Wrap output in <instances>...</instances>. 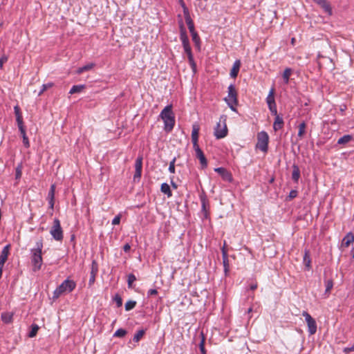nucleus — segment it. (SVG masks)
Returning <instances> with one entry per match:
<instances>
[{"instance_id":"f257e3e1","label":"nucleus","mask_w":354,"mask_h":354,"mask_svg":"<svg viewBox=\"0 0 354 354\" xmlns=\"http://www.w3.org/2000/svg\"><path fill=\"white\" fill-rule=\"evenodd\" d=\"M42 249L43 241L40 239L35 243V247L30 250V260L35 272L41 270L43 264Z\"/></svg>"},{"instance_id":"f03ea898","label":"nucleus","mask_w":354,"mask_h":354,"mask_svg":"<svg viewBox=\"0 0 354 354\" xmlns=\"http://www.w3.org/2000/svg\"><path fill=\"white\" fill-rule=\"evenodd\" d=\"M159 116L164 122V130L168 133L171 132L175 125V116L172 111V105L166 106Z\"/></svg>"},{"instance_id":"7ed1b4c3","label":"nucleus","mask_w":354,"mask_h":354,"mask_svg":"<svg viewBox=\"0 0 354 354\" xmlns=\"http://www.w3.org/2000/svg\"><path fill=\"white\" fill-rule=\"evenodd\" d=\"M76 287L74 281L68 278L64 280L53 292V298L57 299L61 295L71 292Z\"/></svg>"},{"instance_id":"20e7f679","label":"nucleus","mask_w":354,"mask_h":354,"mask_svg":"<svg viewBox=\"0 0 354 354\" xmlns=\"http://www.w3.org/2000/svg\"><path fill=\"white\" fill-rule=\"evenodd\" d=\"M227 96L224 98L230 109L236 111V106L238 104L237 92L234 84H230L227 88Z\"/></svg>"},{"instance_id":"39448f33","label":"nucleus","mask_w":354,"mask_h":354,"mask_svg":"<svg viewBox=\"0 0 354 354\" xmlns=\"http://www.w3.org/2000/svg\"><path fill=\"white\" fill-rule=\"evenodd\" d=\"M227 132L226 116L221 115L214 128V135L216 139H222L227 136Z\"/></svg>"},{"instance_id":"423d86ee","label":"nucleus","mask_w":354,"mask_h":354,"mask_svg":"<svg viewBox=\"0 0 354 354\" xmlns=\"http://www.w3.org/2000/svg\"><path fill=\"white\" fill-rule=\"evenodd\" d=\"M269 136L267 132L262 131L257 134V143L256 147L263 152L268 149Z\"/></svg>"},{"instance_id":"0eeeda50","label":"nucleus","mask_w":354,"mask_h":354,"mask_svg":"<svg viewBox=\"0 0 354 354\" xmlns=\"http://www.w3.org/2000/svg\"><path fill=\"white\" fill-rule=\"evenodd\" d=\"M50 234L53 238L57 241H60L63 239V230L61 227L60 221L57 218L53 221V225L50 230Z\"/></svg>"},{"instance_id":"6e6552de","label":"nucleus","mask_w":354,"mask_h":354,"mask_svg":"<svg viewBox=\"0 0 354 354\" xmlns=\"http://www.w3.org/2000/svg\"><path fill=\"white\" fill-rule=\"evenodd\" d=\"M302 315L305 317V320L307 323L309 334L314 335L317 332V324L315 320L306 311H303Z\"/></svg>"},{"instance_id":"1a4fd4ad","label":"nucleus","mask_w":354,"mask_h":354,"mask_svg":"<svg viewBox=\"0 0 354 354\" xmlns=\"http://www.w3.org/2000/svg\"><path fill=\"white\" fill-rule=\"evenodd\" d=\"M193 148L196 153V157L199 160L201 167L205 168L207 166V161L203 151L198 145L197 147H193Z\"/></svg>"},{"instance_id":"9d476101","label":"nucleus","mask_w":354,"mask_h":354,"mask_svg":"<svg viewBox=\"0 0 354 354\" xmlns=\"http://www.w3.org/2000/svg\"><path fill=\"white\" fill-rule=\"evenodd\" d=\"M200 127L197 123L192 124V142L193 147H197L198 145V135H199Z\"/></svg>"},{"instance_id":"9b49d317","label":"nucleus","mask_w":354,"mask_h":354,"mask_svg":"<svg viewBox=\"0 0 354 354\" xmlns=\"http://www.w3.org/2000/svg\"><path fill=\"white\" fill-rule=\"evenodd\" d=\"M55 185H51L50 189L48 193L47 199L48 201L49 208L53 211L55 204Z\"/></svg>"},{"instance_id":"f8f14e48","label":"nucleus","mask_w":354,"mask_h":354,"mask_svg":"<svg viewBox=\"0 0 354 354\" xmlns=\"http://www.w3.org/2000/svg\"><path fill=\"white\" fill-rule=\"evenodd\" d=\"M179 26H180V39L183 46L189 44V39H188V37H187V35L186 32V30L185 28V26H184V24H183V22L182 20H180V21Z\"/></svg>"},{"instance_id":"ddd939ff","label":"nucleus","mask_w":354,"mask_h":354,"mask_svg":"<svg viewBox=\"0 0 354 354\" xmlns=\"http://www.w3.org/2000/svg\"><path fill=\"white\" fill-rule=\"evenodd\" d=\"M10 245H6L3 247L0 254V266L3 267L10 252Z\"/></svg>"},{"instance_id":"4468645a","label":"nucleus","mask_w":354,"mask_h":354,"mask_svg":"<svg viewBox=\"0 0 354 354\" xmlns=\"http://www.w3.org/2000/svg\"><path fill=\"white\" fill-rule=\"evenodd\" d=\"M97 271H98L97 264V263L95 261H93V263H92L91 274H90V278H89V280H88V285L89 286H91L95 282V275L97 274Z\"/></svg>"},{"instance_id":"2eb2a0df","label":"nucleus","mask_w":354,"mask_h":354,"mask_svg":"<svg viewBox=\"0 0 354 354\" xmlns=\"http://www.w3.org/2000/svg\"><path fill=\"white\" fill-rule=\"evenodd\" d=\"M241 66V61L239 59L236 60L232 66V68L230 71V76L232 78H235L237 77L239 69Z\"/></svg>"},{"instance_id":"dca6fc26","label":"nucleus","mask_w":354,"mask_h":354,"mask_svg":"<svg viewBox=\"0 0 354 354\" xmlns=\"http://www.w3.org/2000/svg\"><path fill=\"white\" fill-rule=\"evenodd\" d=\"M283 127V120L279 115L275 116L273 124V129L277 131L281 129Z\"/></svg>"},{"instance_id":"f3484780","label":"nucleus","mask_w":354,"mask_h":354,"mask_svg":"<svg viewBox=\"0 0 354 354\" xmlns=\"http://www.w3.org/2000/svg\"><path fill=\"white\" fill-rule=\"evenodd\" d=\"M300 178V169L299 167L294 164L292 165V180L297 183Z\"/></svg>"},{"instance_id":"a211bd4d","label":"nucleus","mask_w":354,"mask_h":354,"mask_svg":"<svg viewBox=\"0 0 354 354\" xmlns=\"http://www.w3.org/2000/svg\"><path fill=\"white\" fill-rule=\"evenodd\" d=\"M317 1L324 9V10L329 15H332V10L330 4L326 0H315Z\"/></svg>"},{"instance_id":"6ab92c4d","label":"nucleus","mask_w":354,"mask_h":354,"mask_svg":"<svg viewBox=\"0 0 354 354\" xmlns=\"http://www.w3.org/2000/svg\"><path fill=\"white\" fill-rule=\"evenodd\" d=\"M354 241V235L351 232H348L344 237L342 240V245L345 247L349 246V245Z\"/></svg>"},{"instance_id":"aec40b11","label":"nucleus","mask_w":354,"mask_h":354,"mask_svg":"<svg viewBox=\"0 0 354 354\" xmlns=\"http://www.w3.org/2000/svg\"><path fill=\"white\" fill-rule=\"evenodd\" d=\"M1 320L5 324H10L12 322L13 314L9 312L3 313L1 315Z\"/></svg>"},{"instance_id":"412c9836","label":"nucleus","mask_w":354,"mask_h":354,"mask_svg":"<svg viewBox=\"0 0 354 354\" xmlns=\"http://www.w3.org/2000/svg\"><path fill=\"white\" fill-rule=\"evenodd\" d=\"M304 263L305 264L306 268L308 270H310L311 268V260L309 255L308 250H306L305 253L303 258Z\"/></svg>"},{"instance_id":"4be33fe9","label":"nucleus","mask_w":354,"mask_h":354,"mask_svg":"<svg viewBox=\"0 0 354 354\" xmlns=\"http://www.w3.org/2000/svg\"><path fill=\"white\" fill-rule=\"evenodd\" d=\"M274 89L273 88H272L270 89V91H269V93L266 97V102L268 104V106L272 105V104L276 103L275 100H274Z\"/></svg>"},{"instance_id":"5701e85b","label":"nucleus","mask_w":354,"mask_h":354,"mask_svg":"<svg viewBox=\"0 0 354 354\" xmlns=\"http://www.w3.org/2000/svg\"><path fill=\"white\" fill-rule=\"evenodd\" d=\"M94 66H95V64L94 63H89L88 64H86V65L83 66L82 67H80L77 70V74H82V73H83L85 71L91 70Z\"/></svg>"},{"instance_id":"b1692460","label":"nucleus","mask_w":354,"mask_h":354,"mask_svg":"<svg viewBox=\"0 0 354 354\" xmlns=\"http://www.w3.org/2000/svg\"><path fill=\"white\" fill-rule=\"evenodd\" d=\"M160 190L162 193H164L165 194H166L168 197H170L171 196L172 194H171V191L170 189V187L169 185L166 183H163L162 185H161V187H160Z\"/></svg>"},{"instance_id":"393cba45","label":"nucleus","mask_w":354,"mask_h":354,"mask_svg":"<svg viewBox=\"0 0 354 354\" xmlns=\"http://www.w3.org/2000/svg\"><path fill=\"white\" fill-rule=\"evenodd\" d=\"M292 74V69L290 68H286L282 75L283 82L286 84H288L290 77Z\"/></svg>"},{"instance_id":"a878e982","label":"nucleus","mask_w":354,"mask_h":354,"mask_svg":"<svg viewBox=\"0 0 354 354\" xmlns=\"http://www.w3.org/2000/svg\"><path fill=\"white\" fill-rule=\"evenodd\" d=\"M84 88L85 85L84 84L74 85L71 88L69 93L72 95L74 93H80Z\"/></svg>"},{"instance_id":"bb28decb","label":"nucleus","mask_w":354,"mask_h":354,"mask_svg":"<svg viewBox=\"0 0 354 354\" xmlns=\"http://www.w3.org/2000/svg\"><path fill=\"white\" fill-rule=\"evenodd\" d=\"M145 334V329L138 330L133 336V340L136 342H138Z\"/></svg>"},{"instance_id":"cd10ccee","label":"nucleus","mask_w":354,"mask_h":354,"mask_svg":"<svg viewBox=\"0 0 354 354\" xmlns=\"http://www.w3.org/2000/svg\"><path fill=\"white\" fill-rule=\"evenodd\" d=\"M352 140V136L351 135H344V136L339 138L337 140L338 145H344L349 142Z\"/></svg>"},{"instance_id":"c85d7f7f","label":"nucleus","mask_w":354,"mask_h":354,"mask_svg":"<svg viewBox=\"0 0 354 354\" xmlns=\"http://www.w3.org/2000/svg\"><path fill=\"white\" fill-rule=\"evenodd\" d=\"M222 253H223V261L224 270H225V272H227L228 271V259H227V252L225 250L224 248L222 249Z\"/></svg>"},{"instance_id":"c756f323","label":"nucleus","mask_w":354,"mask_h":354,"mask_svg":"<svg viewBox=\"0 0 354 354\" xmlns=\"http://www.w3.org/2000/svg\"><path fill=\"white\" fill-rule=\"evenodd\" d=\"M39 327L38 326L37 324H32L31 325V329L28 333V337H34L36 336L37 332H38V330H39Z\"/></svg>"},{"instance_id":"7c9ffc66","label":"nucleus","mask_w":354,"mask_h":354,"mask_svg":"<svg viewBox=\"0 0 354 354\" xmlns=\"http://www.w3.org/2000/svg\"><path fill=\"white\" fill-rule=\"evenodd\" d=\"M306 124L305 123V122H302L301 123L299 124V131H298V137H299L300 138H301L304 133H305V131H306Z\"/></svg>"},{"instance_id":"2f4dec72","label":"nucleus","mask_w":354,"mask_h":354,"mask_svg":"<svg viewBox=\"0 0 354 354\" xmlns=\"http://www.w3.org/2000/svg\"><path fill=\"white\" fill-rule=\"evenodd\" d=\"M22 164H19L15 169V178L17 180L20 179L22 175Z\"/></svg>"},{"instance_id":"473e14b6","label":"nucleus","mask_w":354,"mask_h":354,"mask_svg":"<svg viewBox=\"0 0 354 354\" xmlns=\"http://www.w3.org/2000/svg\"><path fill=\"white\" fill-rule=\"evenodd\" d=\"M326 290L325 294H328L333 287V281L332 279H328L325 281Z\"/></svg>"},{"instance_id":"72a5a7b5","label":"nucleus","mask_w":354,"mask_h":354,"mask_svg":"<svg viewBox=\"0 0 354 354\" xmlns=\"http://www.w3.org/2000/svg\"><path fill=\"white\" fill-rule=\"evenodd\" d=\"M183 46L185 52L187 55L188 59H192L193 55L192 53V49H191L189 44L183 45Z\"/></svg>"},{"instance_id":"f704fd0d","label":"nucleus","mask_w":354,"mask_h":354,"mask_svg":"<svg viewBox=\"0 0 354 354\" xmlns=\"http://www.w3.org/2000/svg\"><path fill=\"white\" fill-rule=\"evenodd\" d=\"M136 305V301L129 300L125 304V306H124L125 310L127 311L131 310L135 308Z\"/></svg>"},{"instance_id":"c9c22d12","label":"nucleus","mask_w":354,"mask_h":354,"mask_svg":"<svg viewBox=\"0 0 354 354\" xmlns=\"http://www.w3.org/2000/svg\"><path fill=\"white\" fill-rule=\"evenodd\" d=\"M142 158L138 157L136 160L135 170H142Z\"/></svg>"},{"instance_id":"e433bc0d","label":"nucleus","mask_w":354,"mask_h":354,"mask_svg":"<svg viewBox=\"0 0 354 354\" xmlns=\"http://www.w3.org/2000/svg\"><path fill=\"white\" fill-rule=\"evenodd\" d=\"M127 334V330L123 328L118 329L113 334V337H123Z\"/></svg>"},{"instance_id":"4c0bfd02","label":"nucleus","mask_w":354,"mask_h":354,"mask_svg":"<svg viewBox=\"0 0 354 354\" xmlns=\"http://www.w3.org/2000/svg\"><path fill=\"white\" fill-rule=\"evenodd\" d=\"M192 35V41L194 42L195 45L196 46H200V37L198 36V35L197 34V32L195 31L193 33H191Z\"/></svg>"},{"instance_id":"58836bf2","label":"nucleus","mask_w":354,"mask_h":354,"mask_svg":"<svg viewBox=\"0 0 354 354\" xmlns=\"http://www.w3.org/2000/svg\"><path fill=\"white\" fill-rule=\"evenodd\" d=\"M53 86V83L48 82L47 84H44L41 86V88L40 91L38 93V95H41L45 91H46L48 88H51Z\"/></svg>"},{"instance_id":"ea45409f","label":"nucleus","mask_w":354,"mask_h":354,"mask_svg":"<svg viewBox=\"0 0 354 354\" xmlns=\"http://www.w3.org/2000/svg\"><path fill=\"white\" fill-rule=\"evenodd\" d=\"M136 280V276L133 274H129L128 275V279H127V283H128V287L129 288H131L132 287V283Z\"/></svg>"},{"instance_id":"a19ab883","label":"nucleus","mask_w":354,"mask_h":354,"mask_svg":"<svg viewBox=\"0 0 354 354\" xmlns=\"http://www.w3.org/2000/svg\"><path fill=\"white\" fill-rule=\"evenodd\" d=\"M201 207L202 211L205 213V217L207 218V201L205 198H201Z\"/></svg>"},{"instance_id":"79ce46f5","label":"nucleus","mask_w":354,"mask_h":354,"mask_svg":"<svg viewBox=\"0 0 354 354\" xmlns=\"http://www.w3.org/2000/svg\"><path fill=\"white\" fill-rule=\"evenodd\" d=\"M268 106V109H269L270 111L271 112V113L272 115H274V116L279 115L277 114V109L276 103L273 104L272 105H269Z\"/></svg>"},{"instance_id":"37998d69","label":"nucleus","mask_w":354,"mask_h":354,"mask_svg":"<svg viewBox=\"0 0 354 354\" xmlns=\"http://www.w3.org/2000/svg\"><path fill=\"white\" fill-rule=\"evenodd\" d=\"M175 161H176V158H174L169 163V171L171 174H174L175 173Z\"/></svg>"},{"instance_id":"c03bdc74","label":"nucleus","mask_w":354,"mask_h":354,"mask_svg":"<svg viewBox=\"0 0 354 354\" xmlns=\"http://www.w3.org/2000/svg\"><path fill=\"white\" fill-rule=\"evenodd\" d=\"M115 302L116 303V305L118 307H120L122 305V299L121 297L118 295H116L113 298Z\"/></svg>"},{"instance_id":"a18cd8bd","label":"nucleus","mask_w":354,"mask_h":354,"mask_svg":"<svg viewBox=\"0 0 354 354\" xmlns=\"http://www.w3.org/2000/svg\"><path fill=\"white\" fill-rule=\"evenodd\" d=\"M199 348H200V350H201V352L202 353V354H206V351H205V339H204V337H203L201 342L199 344Z\"/></svg>"},{"instance_id":"49530a36","label":"nucleus","mask_w":354,"mask_h":354,"mask_svg":"<svg viewBox=\"0 0 354 354\" xmlns=\"http://www.w3.org/2000/svg\"><path fill=\"white\" fill-rule=\"evenodd\" d=\"M120 219H121L120 214H118V215L115 216L113 218V219L112 220V224L114 225L120 224Z\"/></svg>"},{"instance_id":"de8ad7c7","label":"nucleus","mask_w":354,"mask_h":354,"mask_svg":"<svg viewBox=\"0 0 354 354\" xmlns=\"http://www.w3.org/2000/svg\"><path fill=\"white\" fill-rule=\"evenodd\" d=\"M297 194H298V192H297V190H295V189H292V190H291V191L290 192L289 195H288V198H289L290 199L295 198V197H297Z\"/></svg>"},{"instance_id":"09e8293b","label":"nucleus","mask_w":354,"mask_h":354,"mask_svg":"<svg viewBox=\"0 0 354 354\" xmlns=\"http://www.w3.org/2000/svg\"><path fill=\"white\" fill-rule=\"evenodd\" d=\"M8 59L6 55H3L0 57V69H2L3 64L8 61Z\"/></svg>"},{"instance_id":"8fccbe9b","label":"nucleus","mask_w":354,"mask_h":354,"mask_svg":"<svg viewBox=\"0 0 354 354\" xmlns=\"http://www.w3.org/2000/svg\"><path fill=\"white\" fill-rule=\"evenodd\" d=\"M142 175V170H135V174L133 176V179L136 180V179H140Z\"/></svg>"},{"instance_id":"3c124183","label":"nucleus","mask_w":354,"mask_h":354,"mask_svg":"<svg viewBox=\"0 0 354 354\" xmlns=\"http://www.w3.org/2000/svg\"><path fill=\"white\" fill-rule=\"evenodd\" d=\"M14 111H15V114L16 118H17L18 116L19 117L22 116L21 113L20 112V109H19V107L18 106H15L14 107Z\"/></svg>"},{"instance_id":"603ef678","label":"nucleus","mask_w":354,"mask_h":354,"mask_svg":"<svg viewBox=\"0 0 354 354\" xmlns=\"http://www.w3.org/2000/svg\"><path fill=\"white\" fill-rule=\"evenodd\" d=\"M16 120H17V122L18 128L19 127H24V122H23L22 116H21V117L18 116L17 118H16Z\"/></svg>"},{"instance_id":"864d4df0","label":"nucleus","mask_w":354,"mask_h":354,"mask_svg":"<svg viewBox=\"0 0 354 354\" xmlns=\"http://www.w3.org/2000/svg\"><path fill=\"white\" fill-rule=\"evenodd\" d=\"M23 138V143L24 145V146L26 147H30V143H29V140H28V137L26 136H24L22 137Z\"/></svg>"},{"instance_id":"5fc2aeb1","label":"nucleus","mask_w":354,"mask_h":354,"mask_svg":"<svg viewBox=\"0 0 354 354\" xmlns=\"http://www.w3.org/2000/svg\"><path fill=\"white\" fill-rule=\"evenodd\" d=\"M157 294H158V291L156 289H150L147 292L148 297H150V296H152V295H156Z\"/></svg>"},{"instance_id":"6e6d98bb","label":"nucleus","mask_w":354,"mask_h":354,"mask_svg":"<svg viewBox=\"0 0 354 354\" xmlns=\"http://www.w3.org/2000/svg\"><path fill=\"white\" fill-rule=\"evenodd\" d=\"M215 171H216L222 175H224V174L226 173V170L223 167L216 168Z\"/></svg>"},{"instance_id":"4d7b16f0","label":"nucleus","mask_w":354,"mask_h":354,"mask_svg":"<svg viewBox=\"0 0 354 354\" xmlns=\"http://www.w3.org/2000/svg\"><path fill=\"white\" fill-rule=\"evenodd\" d=\"M189 64L191 65V67L192 68L193 71H194L196 70V63L194 62V57H192V59H188Z\"/></svg>"},{"instance_id":"13d9d810","label":"nucleus","mask_w":354,"mask_h":354,"mask_svg":"<svg viewBox=\"0 0 354 354\" xmlns=\"http://www.w3.org/2000/svg\"><path fill=\"white\" fill-rule=\"evenodd\" d=\"M187 25L188 26V28H189V30L190 33H193L194 32H195L194 22L192 23V24H188Z\"/></svg>"},{"instance_id":"bf43d9fd","label":"nucleus","mask_w":354,"mask_h":354,"mask_svg":"<svg viewBox=\"0 0 354 354\" xmlns=\"http://www.w3.org/2000/svg\"><path fill=\"white\" fill-rule=\"evenodd\" d=\"M249 288L251 290H254L255 289L257 288V282H252V283L250 284Z\"/></svg>"},{"instance_id":"052dcab7","label":"nucleus","mask_w":354,"mask_h":354,"mask_svg":"<svg viewBox=\"0 0 354 354\" xmlns=\"http://www.w3.org/2000/svg\"><path fill=\"white\" fill-rule=\"evenodd\" d=\"M19 130L21 134V136L24 137V136H26V130H25V128H24V127H19Z\"/></svg>"},{"instance_id":"680f3d73","label":"nucleus","mask_w":354,"mask_h":354,"mask_svg":"<svg viewBox=\"0 0 354 354\" xmlns=\"http://www.w3.org/2000/svg\"><path fill=\"white\" fill-rule=\"evenodd\" d=\"M344 353H348L351 351H354V345L351 347H346L344 350Z\"/></svg>"},{"instance_id":"e2e57ef3","label":"nucleus","mask_w":354,"mask_h":354,"mask_svg":"<svg viewBox=\"0 0 354 354\" xmlns=\"http://www.w3.org/2000/svg\"><path fill=\"white\" fill-rule=\"evenodd\" d=\"M131 249V246L129 243H126L124 247H123V250L125 252H128Z\"/></svg>"},{"instance_id":"0e129e2a","label":"nucleus","mask_w":354,"mask_h":354,"mask_svg":"<svg viewBox=\"0 0 354 354\" xmlns=\"http://www.w3.org/2000/svg\"><path fill=\"white\" fill-rule=\"evenodd\" d=\"M183 10L184 17L190 16L189 11L187 7H185L184 8H183Z\"/></svg>"},{"instance_id":"69168bd1","label":"nucleus","mask_w":354,"mask_h":354,"mask_svg":"<svg viewBox=\"0 0 354 354\" xmlns=\"http://www.w3.org/2000/svg\"><path fill=\"white\" fill-rule=\"evenodd\" d=\"M185 19L187 24L193 23V21L190 16L185 17Z\"/></svg>"},{"instance_id":"338daca9","label":"nucleus","mask_w":354,"mask_h":354,"mask_svg":"<svg viewBox=\"0 0 354 354\" xmlns=\"http://www.w3.org/2000/svg\"><path fill=\"white\" fill-rule=\"evenodd\" d=\"M185 19L187 24L193 23V21L190 16L185 17Z\"/></svg>"},{"instance_id":"774afa93","label":"nucleus","mask_w":354,"mask_h":354,"mask_svg":"<svg viewBox=\"0 0 354 354\" xmlns=\"http://www.w3.org/2000/svg\"><path fill=\"white\" fill-rule=\"evenodd\" d=\"M178 1H179V3L183 8H184L185 7H187L185 2L183 1V0H178Z\"/></svg>"}]
</instances>
